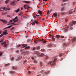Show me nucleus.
<instances>
[{
	"instance_id": "f257e3e1",
	"label": "nucleus",
	"mask_w": 76,
	"mask_h": 76,
	"mask_svg": "<svg viewBox=\"0 0 76 76\" xmlns=\"http://www.w3.org/2000/svg\"><path fill=\"white\" fill-rule=\"evenodd\" d=\"M57 58L54 59L52 64L50 65L51 66H55V65H56V63L55 62L57 61Z\"/></svg>"
},
{
	"instance_id": "f03ea898",
	"label": "nucleus",
	"mask_w": 76,
	"mask_h": 76,
	"mask_svg": "<svg viewBox=\"0 0 76 76\" xmlns=\"http://www.w3.org/2000/svg\"><path fill=\"white\" fill-rule=\"evenodd\" d=\"M16 19L17 20H16ZM13 21L14 22V23L16 22H18V17H16L15 18L13 19Z\"/></svg>"
},
{
	"instance_id": "7ed1b4c3",
	"label": "nucleus",
	"mask_w": 76,
	"mask_h": 76,
	"mask_svg": "<svg viewBox=\"0 0 76 76\" xmlns=\"http://www.w3.org/2000/svg\"><path fill=\"white\" fill-rule=\"evenodd\" d=\"M69 28V26H67L66 27H65L64 28V31H65V32H67L68 31V28Z\"/></svg>"
},
{
	"instance_id": "20e7f679",
	"label": "nucleus",
	"mask_w": 76,
	"mask_h": 76,
	"mask_svg": "<svg viewBox=\"0 0 76 76\" xmlns=\"http://www.w3.org/2000/svg\"><path fill=\"white\" fill-rule=\"evenodd\" d=\"M0 20L2 21V22H3V23H4L6 24L7 22V21L4 20L0 19Z\"/></svg>"
},
{
	"instance_id": "39448f33",
	"label": "nucleus",
	"mask_w": 76,
	"mask_h": 76,
	"mask_svg": "<svg viewBox=\"0 0 76 76\" xmlns=\"http://www.w3.org/2000/svg\"><path fill=\"white\" fill-rule=\"evenodd\" d=\"M27 5H25L24 6V9H29V8H30V7H29L28 6L27 7H26L27 6Z\"/></svg>"
},
{
	"instance_id": "423d86ee",
	"label": "nucleus",
	"mask_w": 76,
	"mask_h": 76,
	"mask_svg": "<svg viewBox=\"0 0 76 76\" xmlns=\"http://www.w3.org/2000/svg\"><path fill=\"white\" fill-rule=\"evenodd\" d=\"M73 10V9H72L70 11H68V12H69V15H70V14H72V13H73V11H72Z\"/></svg>"
},
{
	"instance_id": "0eeeda50",
	"label": "nucleus",
	"mask_w": 76,
	"mask_h": 76,
	"mask_svg": "<svg viewBox=\"0 0 76 76\" xmlns=\"http://www.w3.org/2000/svg\"><path fill=\"white\" fill-rule=\"evenodd\" d=\"M38 12L39 13L40 16H42V11L39 10L38 11Z\"/></svg>"
},
{
	"instance_id": "6e6552de",
	"label": "nucleus",
	"mask_w": 76,
	"mask_h": 76,
	"mask_svg": "<svg viewBox=\"0 0 76 76\" xmlns=\"http://www.w3.org/2000/svg\"><path fill=\"white\" fill-rule=\"evenodd\" d=\"M72 41H73L72 43H73L75 41H76V38H74L72 39Z\"/></svg>"
},
{
	"instance_id": "1a4fd4ad",
	"label": "nucleus",
	"mask_w": 76,
	"mask_h": 76,
	"mask_svg": "<svg viewBox=\"0 0 76 76\" xmlns=\"http://www.w3.org/2000/svg\"><path fill=\"white\" fill-rule=\"evenodd\" d=\"M56 38H57V39H59V38L60 37V36L59 35H57L56 36Z\"/></svg>"
},
{
	"instance_id": "9d476101",
	"label": "nucleus",
	"mask_w": 76,
	"mask_h": 76,
	"mask_svg": "<svg viewBox=\"0 0 76 76\" xmlns=\"http://www.w3.org/2000/svg\"><path fill=\"white\" fill-rule=\"evenodd\" d=\"M61 12H63L64 10V7H62L61 8Z\"/></svg>"
},
{
	"instance_id": "9b49d317",
	"label": "nucleus",
	"mask_w": 76,
	"mask_h": 76,
	"mask_svg": "<svg viewBox=\"0 0 76 76\" xmlns=\"http://www.w3.org/2000/svg\"><path fill=\"white\" fill-rule=\"evenodd\" d=\"M53 16L54 17H57V13L56 12L55 13L53 14Z\"/></svg>"
},
{
	"instance_id": "f8f14e48",
	"label": "nucleus",
	"mask_w": 76,
	"mask_h": 76,
	"mask_svg": "<svg viewBox=\"0 0 76 76\" xmlns=\"http://www.w3.org/2000/svg\"><path fill=\"white\" fill-rule=\"evenodd\" d=\"M19 10H19V9L18 8L17 10L15 11V12H16V13H17L18 12H19Z\"/></svg>"
},
{
	"instance_id": "ddd939ff",
	"label": "nucleus",
	"mask_w": 76,
	"mask_h": 76,
	"mask_svg": "<svg viewBox=\"0 0 76 76\" xmlns=\"http://www.w3.org/2000/svg\"><path fill=\"white\" fill-rule=\"evenodd\" d=\"M45 56V55L43 53H42L40 55V57H43V56Z\"/></svg>"
},
{
	"instance_id": "4468645a",
	"label": "nucleus",
	"mask_w": 76,
	"mask_h": 76,
	"mask_svg": "<svg viewBox=\"0 0 76 76\" xmlns=\"http://www.w3.org/2000/svg\"><path fill=\"white\" fill-rule=\"evenodd\" d=\"M23 46L25 47H27L28 46V45L27 44H23Z\"/></svg>"
},
{
	"instance_id": "2eb2a0df",
	"label": "nucleus",
	"mask_w": 76,
	"mask_h": 76,
	"mask_svg": "<svg viewBox=\"0 0 76 76\" xmlns=\"http://www.w3.org/2000/svg\"><path fill=\"white\" fill-rule=\"evenodd\" d=\"M4 44H6V42L4 41L3 42L1 43V45H4Z\"/></svg>"
},
{
	"instance_id": "dca6fc26",
	"label": "nucleus",
	"mask_w": 76,
	"mask_h": 76,
	"mask_svg": "<svg viewBox=\"0 0 76 76\" xmlns=\"http://www.w3.org/2000/svg\"><path fill=\"white\" fill-rule=\"evenodd\" d=\"M24 3H30V2H29V1H24Z\"/></svg>"
},
{
	"instance_id": "f3484780",
	"label": "nucleus",
	"mask_w": 76,
	"mask_h": 76,
	"mask_svg": "<svg viewBox=\"0 0 76 76\" xmlns=\"http://www.w3.org/2000/svg\"><path fill=\"white\" fill-rule=\"evenodd\" d=\"M50 73V71H48L47 72H45V75H48V74H49Z\"/></svg>"
},
{
	"instance_id": "a211bd4d",
	"label": "nucleus",
	"mask_w": 76,
	"mask_h": 76,
	"mask_svg": "<svg viewBox=\"0 0 76 76\" xmlns=\"http://www.w3.org/2000/svg\"><path fill=\"white\" fill-rule=\"evenodd\" d=\"M76 23V21H72V23H73V24H75Z\"/></svg>"
},
{
	"instance_id": "6ab92c4d",
	"label": "nucleus",
	"mask_w": 76,
	"mask_h": 76,
	"mask_svg": "<svg viewBox=\"0 0 76 76\" xmlns=\"http://www.w3.org/2000/svg\"><path fill=\"white\" fill-rule=\"evenodd\" d=\"M43 40L44 39H43L42 40V41H43V43H44L45 44L47 43V41L45 40L43 41Z\"/></svg>"
},
{
	"instance_id": "aec40b11",
	"label": "nucleus",
	"mask_w": 76,
	"mask_h": 76,
	"mask_svg": "<svg viewBox=\"0 0 76 76\" xmlns=\"http://www.w3.org/2000/svg\"><path fill=\"white\" fill-rule=\"evenodd\" d=\"M7 32H4L3 33V35H7Z\"/></svg>"
},
{
	"instance_id": "412c9836",
	"label": "nucleus",
	"mask_w": 76,
	"mask_h": 76,
	"mask_svg": "<svg viewBox=\"0 0 76 76\" xmlns=\"http://www.w3.org/2000/svg\"><path fill=\"white\" fill-rule=\"evenodd\" d=\"M53 61H50L48 63V64H51V63H53Z\"/></svg>"
},
{
	"instance_id": "4be33fe9",
	"label": "nucleus",
	"mask_w": 76,
	"mask_h": 76,
	"mask_svg": "<svg viewBox=\"0 0 76 76\" xmlns=\"http://www.w3.org/2000/svg\"><path fill=\"white\" fill-rule=\"evenodd\" d=\"M8 44H4V47H7V45H8Z\"/></svg>"
},
{
	"instance_id": "5701e85b",
	"label": "nucleus",
	"mask_w": 76,
	"mask_h": 76,
	"mask_svg": "<svg viewBox=\"0 0 76 76\" xmlns=\"http://www.w3.org/2000/svg\"><path fill=\"white\" fill-rule=\"evenodd\" d=\"M15 1H14L12 2L10 4L11 5H13V4H15Z\"/></svg>"
},
{
	"instance_id": "b1692460",
	"label": "nucleus",
	"mask_w": 76,
	"mask_h": 76,
	"mask_svg": "<svg viewBox=\"0 0 76 76\" xmlns=\"http://www.w3.org/2000/svg\"><path fill=\"white\" fill-rule=\"evenodd\" d=\"M21 47V45H18L17 46V48H19V47Z\"/></svg>"
},
{
	"instance_id": "393cba45",
	"label": "nucleus",
	"mask_w": 76,
	"mask_h": 76,
	"mask_svg": "<svg viewBox=\"0 0 76 76\" xmlns=\"http://www.w3.org/2000/svg\"><path fill=\"white\" fill-rule=\"evenodd\" d=\"M9 0H7L5 1V2L6 3V4H7V2H9Z\"/></svg>"
},
{
	"instance_id": "a878e982",
	"label": "nucleus",
	"mask_w": 76,
	"mask_h": 76,
	"mask_svg": "<svg viewBox=\"0 0 76 76\" xmlns=\"http://www.w3.org/2000/svg\"><path fill=\"white\" fill-rule=\"evenodd\" d=\"M66 3H65L64 4H62L61 5V6H65V5H66Z\"/></svg>"
},
{
	"instance_id": "bb28decb",
	"label": "nucleus",
	"mask_w": 76,
	"mask_h": 76,
	"mask_svg": "<svg viewBox=\"0 0 76 76\" xmlns=\"http://www.w3.org/2000/svg\"><path fill=\"white\" fill-rule=\"evenodd\" d=\"M31 48L29 46H28L26 47L25 48V49H28L29 48Z\"/></svg>"
},
{
	"instance_id": "cd10ccee",
	"label": "nucleus",
	"mask_w": 76,
	"mask_h": 76,
	"mask_svg": "<svg viewBox=\"0 0 76 76\" xmlns=\"http://www.w3.org/2000/svg\"><path fill=\"white\" fill-rule=\"evenodd\" d=\"M10 73H15V72L13 71H10Z\"/></svg>"
},
{
	"instance_id": "c85d7f7f",
	"label": "nucleus",
	"mask_w": 76,
	"mask_h": 76,
	"mask_svg": "<svg viewBox=\"0 0 76 76\" xmlns=\"http://www.w3.org/2000/svg\"><path fill=\"white\" fill-rule=\"evenodd\" d=\"M40 66H42L43 65V64H42V62H41L40 63Z\"/></svg>"
},
{
	"instance_id": "c756f323",
	"label": "nucleus",
	"mask_w": 76,
	"mask_h": 76,
	"mask_svg": "<svg viewBox=\"0 0 76 76\" xmlns=\"http://www.w3.org/2000/svg\"><path fill=\"white\" fill-rule=\"evenodd\" d=\"M22 57H21V58H18L16 59V61H18V60H20L21 59V58H22Z\"/></svg>"
},
{
	"instance_id": "7c9ffc66",
	"label": "nucleus",
	"mask_w": 76,
	"mask_h": 76,
	"mask_svg": "<svg viewBox=\"0 0 76 76\" xmlns=\"http://www.w3.org/2000/svg\"><path fill=\"white\" fill-rule=\"evenodd\" d=\"M12 26V25H11V26H9L8 27H7V28H11V27Z\"/></svg>"
},
{
	"instance_id": "2f4dec72",
	"label": "nucleus",
	"mask_w": 76,
	"mask_h": 76,
	"mask_svg": "<svg viewBox=\"0 0 76 76\" xmlns=\"http://www.w3.org/2000/svg\"><path fill=\"white\" fill-rule=\"evenodd\" d=\"M62 54H63V53H60L59 55V57H61L62 56Z\"/></svg>"
},
{
	"instance_id": "473e14b6",
	"label": "nucleus",
	"mask_w": 76,
	"mask_h": 76,
	"mask_svg": "<svg viewBox=\"0 0 76 76\" xmlns=\"http://www.w3.org/2000/svg\"><path fill=\"white\" fill-rule=\"evenodd\" d=\"M45 58H46V59H48L49 57L48 56H45Z\"/></svg>"
},
{
	"instance_id": "72a5a7b5",
	"label": "nucleus",
	"mask_w": 76,
	"mask_h": 76,
	"mask_svg": "<svg viewBox=\"0 0 76 76\" xmlns=\"http://www.w3.org/2000/svg\"><path fill=\"white\" fill-rule=\"evenodd\" d=\"M7 17H8V18H12V16L10 15H7Z\"/></svg>"
},
{
	"instance_id": "f704fd0d",
	"label": "nucleus",
	"mask_w": 76,
	"mask_h": 76,
	"mask_svg": "<svg viewBox=\"0 0 76 76\" xmlns=\"http://www.w3.org/2000/svg\"><path fill=\"white\" fill-rule=\"evenodd\" d=\"M60 37L61 38H64V37L63 36H61Z\"/></svg>"
},
{
	"instance_id": "c9c22d12",
	"label": "nucleus",
	"mask_w": 76,
	"mask_h": 76,
	"mask_svg": "<svg viewBox=\"0 0 76 76\" xmlns=\"http://www.w3.org/2000/svg\"><path fill=\"white\" fill-rule=\"evenodd\" d=\"M52 40H53V41H55V40H56V38H53Z\"/></svg>"
},
{
	"instance_id": "e433bc0d",
	"label": "nucleus",
	"mask_w": 76,
	"mask_h": 76,
	"mask_svg": "<svg viewBox=\"0 0 76 76\" xmlns=\"http://www.w3.org/2000/svg\"><path fill=\"white\" fill-rule=\"evenodd\" d=\"M63 46H67V44L66 43H64L63 44Z\"/></svg>"
},
{
	"instance_id": "4c0bfd02",
	"label": "nucleus",
	"mask_w": 76,
	"mask_h": 76,
	"mask_svg": "<svg viewBox=\"0 0 76 76\" xmlns=\"http://www.w3.org/2000/svg\"><path fill=\"white\" fill-rule=\"evenodd\" d=\"M15 29V27H13L11 29V31H12L13 29Z\"/></svg>"
},
{
	"instance_id": "58836bf2",
	"label": "nucleus",
	"mask_w": 76,
	"mask_h": 76,
	"mask_svg": "<svg viewBox=\"0 0 76 76\" xmlns=\"http://www.w3.org/2000/svg\"><path fill=\"white\" fill-rule=\"evenodd\" d=\"M50 11L49 10L48 11V12L47 13V15H49L50 14Z\"/></svg>"
},
{
	"instance_id": "ea45409f",
	"label": "nucleus",
	"mask_w": 76,
	"mask_h": 76,
	"mask_svg": "<svg viewBox=\"0 0 76 76\" xmlns=\"http://www.w3.org/2000/svg\"><path fill=\"white\" fill-rule=\"evenodd\" d=\"M6 14H7V12H5L4 13H2V15H6Z\"/></svg>"
},
{
	"instance_id": "a19ab883",
	"label": "nucleus",
	"mask_w": 76,
	"mask_h": 76,
	"mask_svg": "<svg viewBox=\"0 0 76 76\" xmlns=\"http://www.w3.org/2000/svg\"><path fill=\"white\" fill-rule=\"evenodd\" d=\"M14 60V57H12L11 58V61H12V60Z\"/></svg>"
},
{
	"instance_id": "79ce46f5",
	"label": "nucleus",
	"mask_w": 76,
	"mask_h": 76,
	"mask_svg": "<svg viewBox=\"0 0 76 76\" xmlns=\"http://www.w3.org/2000/svg\"><path fill=\"white\" fill-rule=\"evenodd\" d=\"M73 29V27H71L70 28V30H72V29Z\"/></svg>"
},
{
	"instance_id": "37998d69",
	"label": "nucleus",
	"mask_w": 76,
	"mask_h": 76,
	"mask_svg": "<svg viewBox=\"0 0 76 76\" xmlns=\"http://www.w3.org/2000/svg\"><path fill=\"white\" fill-rule=\"evenodd\" d=\"M34 22L36 23H38V21H37V20H35Z\"/></svg>"
},
{
	"instance_id": "c03bdc74",
	"label": "nucleus",
	"mask_w": 76,
	"mask_h": 76,
	"mask_svg": "<svg viewBox=\"0 0 76 76\" xmlns=\"http://www.w3.org/2000/svg\"><path fill=\"white\" fill-rule=\"evenodd\" d=\"M27 42H30L31 41V39H28L27 40Z\"/></svg>"
},
{
	"instance_id": "a18cd8bd",
	"label": "nucleus",
	"mask_w": 76,
	"mask_h": 76,
	"mask_svg": "<svg viewBox=\"0 0 76 76\" xmlns=\"http://www.w3.org/2000/svg\"><path fill=\"white\" fill-rule=\"evenodd\" d=\"M31 58L32 59V60H35V58H34L33 57H31Z\"/></svg>"
},
{
	"instance_id": "49530a36",
	"label": "nucleus",
	"mask_w": 76,
	"mask_h": 76,
	"mask_svg": "<svg viewBox=\"0 0 76 76\" xmlns=\"http://www.w3.org/2000/svg\"><path fill=\"white\" fill-rule=\"evenodd\" d=\"M39 48H40V47L39 46H38L37 48V49L38 50H39Z\"/></svg>"
},
{
	"instance_id": "de8ad7c7",
	"label": "nucleus",
	"mask_w": 76,
	"mask_h": 76,
	"mask_svg": "<svg viewBox=\"0 0 76 76\" xmlns=\"http://www.w3.org/2000/svg\"><path fill=\"white\" fill-rule=\"evenodd\" d=\"M69 25L70 26H73V24H72L71 23H69Z\"/></svg>"
},
{
	"instance_id": "09e8293b",
	"label": "nucleus",
	"mask_w": 76,
	"mask_h": 76,
	"mask_svg": "<svg viewBox=\"0 0 76 76\" xmlns=\"http://www.w3.org/2000/svg\"><path fill=\"white\" fill-rule=\"evenodd\" d=\"M35 22H33L32 23V25H35Z\"/></svg>"
},
{
	"instance_id": "8fccbe9b",
	"label": "nucleus",
	"mask_w": 76,
	"mask_h": 76,
	"mask_svg": "<svg viewBox=\"0 0 76 76\" xmlns=\"http://www.w3.org/2000/svg\"><path fill=\"white\" fill-rule=\"evenodd\" d=\"M43 72H44V70H42V71H41L40 72V73H42Z\"/></svg>"
},
{
	"instance_id": "3c124183",
	"label": "nucleus",
	"mask_w": 76,
	"mask_h": 76,
	"mask_svg": "<svg viewBox=\"0 0 76 76\" xmlns=\"http://www.w3.org/2000/svg\"><path fill=\"white\" fill-rule=\"evenodd\" d=\"M31 71H28V74H31Z\"/></svg>"
},
{
	"instance_id": "603ef678",
	"label": "nucleus",
	"mask_w": 76,
	"mask_h": 76,
	"mask_svg": "<svg viewBox=\"0 0 76 76\" xmlns=\"http://www.w3.org/2000/svg\"><path fill=\"white\" fill-rule=\"evenodd\" d=\"M61 15H63L64 14V13L63 12H62V13H61Z\"/></svg>"
},
{
	"instance_id": "864d4df0",
	"label": "nucleus",
	"mask_w": 76,
	"mask_h": 76,
	"mask_svg": "<svg viewBox=\"0 0 76 76\" xmlns=\"http://www.w3.org/2000/svg\"><path fill=\"white\" fill-rule=\"evenodd\" d=\"M9 64L8 63V64H5V66H9Z\"/></svg>"
},
{
	"instance_id": "5fc2aeb1",
	"label": "nucleus",
	"mask_w": 76,
	"mask_h": 76,
	"mask_svg": "<svg viewBox=\"0 0 76 76\" xmlns=\"http://www.w3.org/2000/svg\"><path fill=\"white\" fill-rule=\"evenodd\" d=\"M68 1V0H63V1L64 2V1Z\"/></svg>"
},
{
	"instance_id": "6e6d98bb",
	"label": "nucleus",
	"mask_w": 76,
	"mask_h": 76,
	"mask_svg": "<svg viewBox=\"0 0 76 76\" xmlns=\"http://www.w3.org/2000/svg\"><path fill=\"white\" fill-rule=\"evenodd\" d=\"M3 36V34H1L0 36V38H1V37Z\"/></svg>"
},
{
	"instance_id": "4d7b16f0",
	"label": "nucleus",
	"mask_w": 76,
	"mask_h": 76,
	"mask_svg": "<svg viewBox=\"0 0 76 76\" xmlns=\"http://www.w3.org/2000/svg\"><path fill=\"white\" fill-rule=\"evenodd\" d=\"M3 54V53H0V56H1V55Z\"/></svg>"
},
{
	"instance_id": "13d9d810",
	"label": "nucleus",
	"mask_w": 76,
	"mask_h": 76,
	"mask_svg": "<svg viewBox=\"0 0 76 76\" xmlns=\"http://www.w3.org/2000/svg\"><path fill=\"white\" fill-rule=\"evenodd\" d=\"M44 49H42L41 50L42 51H44Z\"/></svg>"
},
{
	"instance_id": "bf43d9fd",
	"label": "nucleus",
	"mask_w": 76,
	"mask_h": 76,
	"mask_svg": "<svg viewBox=\"0 0 76 76\" xmlns=\"http://www.w3.org/2000/svg\"><path fill=\"white\" fill-rule=\"evenodd\" d=\"M2 9H3V10H5V9H6V7H4L3 8H2Z\"/></svg>"
},
{
	"instance_id": "052dcab7",
	"label": "nucleus",
	"mask_w": 76,
	"mask_h": 76,
	"mask_svg": "<svg viewBox=\"0 0 76 76\" xmlns=\"http://www.w3.org/2000/svg\"><path fill=\"white\" fill-rule=\"evenodd\" d=\"M34 42L36 43H37V42H38V41H34Z\"/></svg>"
},
{
	"instance_id": "680f3d73",
	"label": "nucleus",
	"mask_w": 76,
	"mask_h": 76,
	"mask_svg": "<svg viewBox=\"0 0 76 76\" xmlns=\"http://www.w3.org/2000/svg\"><path fill=\"white\" fill-rule=\"evenodd\" d=\"M26 53L27 54H28V53H29V51H26Z\"/></svg>"
},
{
	"instance_id": "e2e57ef3",
	"label": "nucleus",
	"mask_w": 76,
	"mask_h": 76,
	"mask_svg": "<svg viewBox=\"0 0 76 76\" xmlns=\"http://www.w3.org/2000/svg\"><path fill=\"white\" fill-rule=\"evenodd\" d=\"M35 50V48H33V50Z\"/></svg>"
},
{
	"instance_id": "0e129e2a",
	"label": "nucleus",
	"mask_w": 76,
	"mask_h": 76,
	"mask_svg": "<svg viewBox=\"0 0 76 76\" xmlns=\"http://www.w3.org/2000/svg\"><path fill=\"white\" fill-rule=\"evenodd\" d=\"M65 21H66V22H67V21H68V20H67V19H65Z\"/></svg>"
},
{
	"instance_id": "69168bd1",
	"label": "nucleus",
	"mask_w": 76,
	"mask_h": 76,
	"mask_svg": "<svg viewBox=\"0 0 76 76\" xmlns=\"http://www.w3.org/2000/svg\"><path fill=\"white\" fill-rule=\"evenodd\" d=\"M54 38V36H52V38Z\"/></svg>"
},
{
	"instance_id": "338daca9",
	"label": "nucleus",
	"mask_w": 76,
	"mask_h": 76,
	"mask_svg": "<svg viewBox=\"0 0 76 76\" xmlns=\"http://www.w3.org/2000/svg\"><path fill=\"white\" fill-rule=\"evenodd\" d=\"M7 30H5L4 32H7Z\"/></svg>"
},
{
	"instance_id": "774afa93",
	"label": "nucleus",
	"mask_w": 76,
	"mask_h": 76,
	"mask_svg": "<svg viewBox=\"0 0 76 76\" xmlns=\"http://www.w3.org/2000/svg\"><path fill=\"white\" fill-rule=\"evenodd\" d=\"M4 40H3V39H2L1 40V42H3V41Z\"/></svg>"
}]
</instances>
